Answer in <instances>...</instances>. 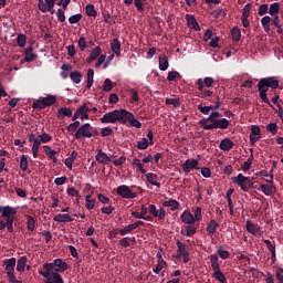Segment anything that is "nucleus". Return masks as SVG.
I'll list each match as a JSON object with an SVG mask.
<instances>
[{
  "label": "nucleus",
  "mask_w": 283,
  "mask_h": 283,
  "mask_svg": "<svg viewBox=\"0 0 283 283\" xmlns=\"http://www.w3.org/2000/svg\"><path fill=\"white\" fill-rule=\"evenodd\" d=\"M0 213H2V218H6L7 231L14 233V216H17V210L10 206H0Z\"/></svg>",
  "instance_id": "f257e3e1"
},
{
  "label": "nucleus",
  "mask_w": 283,
  "mask_h": 283,
  "mask_svg": "<svg viewBox=\"0 0 283 283\" xmlns=\"http://www.w3.org/2000/svg\"><path fill=\"white\" fill-rule=\"evenodd\" d=\"M125 109H115L108 113H105L103 117L99 119L103 124H111L116 125V123H123L125 122Z\"/></svg>",
  "instance_id": "f03ea898"
},
{
  "label": "nucleus",
  "mask_w": 283,
  "mask_h": 283,
  "mask_svg": "<svg viewBox=\"0 0 283 283\" xmlns=\"http://www.w3.org/2000/svg\"><path fill=\"white\" fill-rule=\"evenodd\" d=\"M209 258H210V262L213 271L212 276L214 277V280H217V282H220V283H227V276L224 275V273H222V270H220V262L218 261L219 260L218 254H211Z\"/></svg>",
  "instance_id": "7ed1b4c3"
},
{
  "label": "nucleus",
  "mask_w": 283,
  "mask_h": 283,
  "mask_svg": "<svg viewBox=\"0 0 283 283\" xmlns=\"http://www.w3.org/2000/svg\"><path fill=\"white\" fill-rule=\"evenodd\" d=\"M202 129H229V119L220 118V119H212L209 122H205V124H199Z\"/></svg>",
  "instance_id": "20e7f679"
},
{
  "label": "nucleus",
  "mask_w": 283,
  "mask_h": 283,
  "mask_svg": "<svg viewBox=\"0 0 283 283\" xmlns=\"http://www.w3.org/2000/svg\"><path fill=\"white\" fill-rule=\"evenodd\" d=\"M56 103V96L48 95L46 97H40L33 102L32 107L34 109H45V107H52Z\"/></svg>",
  "instance_id": "39448f33"
},
{
  "label": "nucleus",
  "mask_w": 283,
  "mask_h": 283,
  "mask_svg": "<svg viewBox=\"0 0 283 283\" xmlns=\"http://www.w3.org/2000/svg\"><path fill=\"white\" fill-rule=\"evenodd\" d=\"M234 185H238L242 189V191L248 192L249 189H253V181L249 177H244V175L239 174L237 177L232 178Z\"/></svg>",
  "instance_id": "423d86ee"
},
{
  "label": "nucleus",
  "mask_w": 283,
  "mask_h": 283,
  "mask_svg": "<svg viewBox=\"0 0 283 283\" xmlns=\"http://www.w3.org/2000/svg\"><path fill=\"white\" fill-rule=\"evenodd\" d=\"M93 130H94V127H92V124L90 123L83 124L75 132L76 140H81L82 138H92Z\"/></svg>",
  "instance_id": "0eeeda50"
},
{
  "label": "nucleus",
  "mask_w": 283,
  "mask_h": 283,
  "mask_svg": "<svg viewBox=\"0 0 283 283\" xmlns=\"http://www.w3.org/2000/svg\"><path fill=\"white\" fill-rule=\"evenodd\" d=\"M117 196H119V198H126V200H134V198H136V192L132 191V188H129V186H118L116 189Z\"/></svg>",
  "instance_id": "6e6552de"
},
{
  "label": "nucleus",
  "mask_w": 283,
  "mask_h": 283,
  "mask_svg": "<svg viewBox=\"0 0 283 283\" xmlns=\"http://www.w3.org/2000/svg\"><path fill=\"white\" fill-rule=\"evenodd\" d=\"M127 123H130V127H136V129H140V127H143V123L136 119V117L132 114V112L125 109L124 122H122V125H127Z\"/></svg>",
  "instance_id": "1a4fd4ad"
},
{
  "label": "nucleus",
  "mask_w": 283,
  "mask_h": 283,
  "mask_svg": "<svg viewBox=\"0 0 283 283\" xmlns=\"http://www.w3.org/2000/svg\"><path fill=\"white\" fill-rule=\"evenodd\" d=\"M260 87L261 90L264 87H271L272 91L277 90L280 87V80L274 76L263 77L260 80Z\"/></svg>",
  "instance_id": "9d476101"
},
{
  "label": "nucleus",
  "mask_w": 283,
  "mask_h": 283,
  "mask_svg": "<svg viewBox=\"0 0 283 283\" xmlns=\"http://www.w3.org/2000/svg\"><path fill=\"white\" fill-rule=\"evenodd\" d=\"M49 264L51 265L53 273H65V271L70 269V265H67V262L63 261V259H55L52 263Z\"/></svg>",
  "instance_id": "9b49d317"
},
{
  "label": "nucleus",
  "mask_w": 283,
  "mask_h": 283,
  "mask_svg": "<svg viewBox=\"0 0 283 283\" xmlns=\"http://www.w3.org/2000/svg\"><path fill=\"white\" fill-rule=\"evenodd\" d=\"M195 85H197L199 91V98H210V96H213V91L203 88L202 78H198Z\"/></svg>",
  "instance_id": "f8f14e48"
},
{
  "label": "nucleus",
  "mask_w": 283,
  "mask_h": 283,
  "mask_svg": "<svg viewBox=\"0 0 283 283\" xmlns=\"http://www.w3.org/2000/svg\"><path fill=\"white\" fill-rule=\"evenodd\" d=\"M245 229L248 233H252V235H255L256 238L262 237V230L260 229V226L251 222V220L245 221Z\"/></svg>",
  "instance_id": "ddd939ff"
},
{
  "label": "nucleus",
  "mask_w": 283,
  "mask_h": 283,
  "mask_svg": "<svg viewBox=\"0 0 283 283\" xmlns=\"http://www.w3.org/2000/svg\"><path fill=\"white\" fill-rule=\"evenodd\" d=\"M148 211L149 213H151L154 218H158V220H165V216H167V212L165 211V209L164 208L156 209V205H149Z\"/></svg>",
  "instance_id": "4468645a"
},
{
  "label": "nucleus",
  "mask_w": 283,
  "mask_h": 283,
  "mask_svg": "<svg viewBox=\"0 0 283 283\" xmlns=\"http://www.w3.org/2000/svg\"><path fill=\"white\" fill-rule=\"evenodd\" d=\"M56 2H44L43 0H39L38 2V9L40 12H51V14H54V6Z\"/></svg>",
  "instance_id": "2eb2a0df"
},
{
  "label": "nucleus",
  "mask_w": 283,
  "mask_h": 283,
  "mask_svg": "<svg viewBox=\"0 0 283 283\" xmlns=\"http://www.w3.org/2000/svg\"><path fill=\"white\" fill-rule=\"evenodd\" d=\"M270 87H260V81L258 83V92H259V98H261V101L263 103H265V105H269V107H273V104H271V101L269 99V94H266V92H269Z\"/></svg>",
  "instance_id": "dca6fc26"
},
{
  "label": "nucleus",
  "mask_w": 283,
  "mask_h": 283,
  "mask_svg": "<svg viewBox=\"0 0 283 283\" xmlns=\"http://www.w3.org/2000/svg\"><path fill=\"white\" fill-rule=\"evenodd\" d=\"M260 126L258 125H252L251 126V133H250V144L254 145L260 138H262V136L260 135Z\"/></svg>",
  "instance_id": "f3484780"
},
{
  "label": "nucleus",
  "mask_w": 283,
  "mask_h": 283,
  "mask_svg": "<svg viewBox=\"0 0 283 283\" xmlns=\"http://www.w3.org/2000/svg\"><path fill=\"white\" fill-rule=\"evenodd\" d=\"M95 160H97L99 165H109V163H112V157L107 156L103 149H99L95 156Z\"/></svg>",
  "instance_id": "a211bd4d"
},
{
  "label": "nucleus",
  "mask_w": 283,
  "mask_h": 283,
  "mask_svg": "<svg viewBox=\"0 0 283 283\" xmlns=\"http://www.w3.org/2000/svg\"><path fill=\"white\" fill-rule=\"evenodd\" d=\"M180 220L181 222H184V224H196V219L193 218V214L191 213V211H187L185 210L181 216H180Z\"/></svg>",
  "instance_id": "6ab92c4d"
},
{
  "label": "nucleus",
  "mask_w": 283,
  "mask_h": 283,
  "mask_svg": "<svg viewBox=\"0 0 283 283\" xmlns=\"http://www.w3.org/2000/svg\"><path fill=\"white\" fill-rule=\"evenodd\" d=\"M186 21H187L188 28H191L196 32H200V24L198 23V20H196V17L191 14H187Z\"/></svg>",
  "instance_id": "aec40b11"
},
{
  "label": "nucleus",
  "mask_w": 283,
  "mask_h": 283,
  "mask_svg": "<svg viewBox=\"0 0 283 283\" xmlns=\"http://www.w3.org/2000/svg\"><path fill=\"white\" fill-rule=\"evenodd\" d=\"M177 254L176 258L180 259L184 255H189V250H187V245H185V243H182L181 241H177Z\"/></svg>",
  "instance_id": "412c9836"
},
{
  "label": "nucleus",
  "mask_w": 283,
  "mask_h": 283,
  "mask_svg": "<svg viewBox=\"0 0 283 283\" xmlns=\"http://www.w3.org/2000/svg\"><path fill=\"white\" fill-rule=\"evenodd\" d=\"M198 167V160L196 159H187L186 163L182 164V170L186 174H189V171H191V169H196Z\"/></svg>",
  "instance_id": "4be33fe9"
},
{
  "label": "nucleus",
  "mask_w": 283,
  "mask_h": 283,
  "mask_svg": "<svg viewBox=\"0 0 283 283\" xmlns=\"http://www.w3.org/2000/svg\"><path fill=\"white\" fill-rule=\"evenodd\" d=\"M220 118H222V114L218 111H214L208 117L200 119L199 125H205V123H209V120H218Z\"/></svg>",
  "instance_id": "5701e85b"
},
{
  "label": "nucleus",
  "mask_w": 283,
  "mask_h": 283,
  "mask_svg": "<svg viewBox=\"0 0 283 283\" xmlns=\"http://www.w3.org/2000/svg\"><path fill=\"white\" fill-rule=\"evenodd\" d=\"M145 176H146V180H147V182H149V185H154V187H157V189H160V182H158V175H156L154 172H148Z\"/></svg>",
  "instance_id": "b1692460"
},
{
  "label": "nucleus",
  "mask_w": 283,
  "mask_h": 283,
  "mask_svg": "<svg viewBox=\"0 0 283 283\" xmlns=\"http://www.w3.org/2000/svg\"><path fill=\"white\" fill-rule=\"evenodd\" d=\"M43 269L45 270L40 271V275H42L43 277H45L46 280H51L52 275L54 274V270L52 269V265H50V263H44L43 264Z\"/></svg>",
  "instance_id": "393cba45"
},
{
  "label": "nucleus",
  "mask_w": 283,
  "mask_h": 283,
  "mask_svg": "<svg viewBox=\"0 0 283 283\" xmlns=\"http://www.w3.org/2000/svg\"><path fill=\"white\" fill-rule=\"evenodd\" d=\"M233 142L229 138H224L220 142L219 148L222 151H231V149H233Z\"/></svg>",
  "instance_id": "a878e982"
},
{
  "label": "nucleus",
  "mask_w": 283,
  "mask_h": 283,
  "mask_svg": "<svg viewBox=\"0 0 283 283\" xmlns=\"http://www.w3.org/2000/svg\"><path fill=\"white\" fill-rule=\"evenodd\" d=\"M27 229L30 233H34V230L36 229V220L34 217L27 214Z\"/></svg>",
  "instance_id": "bb28decb"
},
{
  "label": "nucleus",
  "mask_w": 283,
  "mask_h": 283,
  "mask_svg": "<svg viewBox=\"0 0 283 283\" xmlns=\"http://www.w3.org/2000/svg\"><path fill=\"white\" fill-rule=\"evenodd\" d=\"M111 50L116 56H120V41L118 39L112 40Z\"/></svg>",
  "instance_id": "cd10ccee"
},
{
  "label": "nucleus",
  "mask_w": 283,
  "mask_h": 283,
  "mask_svg": "<svg viewBox=\"0 0 283 283\" xmlns=\"http://www.w3.org/2000/svg\"><path fill=\"white\" fill-rule=\"evenodd\" d=\"M54 222H72L74 219L70 217V214L64 213V214H55L53 217Z\"/></svg>",
  "instance_id": "c85d7f7f"
},
{
  "label": "nucleus",
  "mask_w": 283,
  "mask_h": 283,
  "mask_svg": "<svg viewBox=\"0 0 283 283\" xmlns=\"http://www.w3.org/2000/svg\"><path fill=\"white\" fill-rule=\"evenodd\" d=\"M25 264H28V256H21L17 262V271L23 273L25 271Z\"/></svg>",
  "instance_id": "c756f323"
},
{
  "label": "nucleus",
  "mask_w": 283,
  "mask_h": 283,
  "mask_svg": "<svg viewBox=\"0 0 283 283\" xmlns=\"http://www.w3.org/2000/svg\"><path fill=\"white\" fill-rule=\"evenodd\" d=\"M164 207H169L172 211H178V208L180 207V202H178L176 199H170L168 201H164Z\"/></svg>",
  "instance_id": "7c9ffc66"
},
{
  "label": "nucleus",
  "mask_w": 283,
  "mask_h": 283,
  "mask_svg": "<svg viewBox=\"0 0 283 283\" xmlns=\"http://www.w3.org/2000/svg\"><path fill=\"white\" fill-rule=\"evenodd\" d=\"M168 67H169V59L167 57V55L159 56V70H161V72H166Z\"/></svg>",
  "instance_id": "2f4dec72"
},
{
  "label": "nucleus",
  "mask_w": 283,
  "mask_h": 283,
  "mask_svg": "<svg viewBox=\"0 0 283 283\" xmlns=\"http://www.w3.org/2000/svg\"><path fill=\"white\" fill-rule=\"evenodd\" d=\"M98 56H101V46H95L87 59V63H92L93 61H96Z\"/></svg>",
  "instance_id": "473e14b6"
},
{
  "label": "nucleus",
  "mask_w": 283,
  "mask_h": 283,
  "mask_svg": "<svg viewBox=\"0 0 283 283\" xmlns=\"http://www.w3.org/2000/svg\"><path fill=\"white\" fill-rule=\"evenodd\" d=\"M70 78L71 81H73V83L78 85V83H81V78H83V73H81L80 71H73L70 73Z\"/></svg>",
  "instance_id": "72a5a7b5"
},
{
  "label": "nucleus",
  "mask_w": 283,
  "mask_h": 283,
  "mask_svg": "<svg viewBox=\"0 0 283 283\" xmlns=\"http://www.w3.org/2000/svg\"><path fill=\"white\" fill-rule=\"evenodd\" d=\"M44 283H64L63 277H61V274L59 272H53L51 275V279L46 280Z\"/></svg>",
  "instance_id": "f704fd0d"
},
{
  "label": "nucleus",
  "mask_w": 283,
  "mask_h": 283,
  "mask_svg": "<svg viewBox=\"0 0 283 283\" xmlns=\"http://www.w3.org/2000/svg\"><path fill=\"white\" fill-rule=\"evenodd\" d=\"M220 226L218 224V222H216V220H211L208 226H207V232L210 235H214L216 233V229H218Z\"/></svg>",
  "instance_id": "c9c22d12"
},
{
  "label": "nucleus",
  "mask_w": 283,
  "mask_h": 283,
  "mask_svg": "<svg viewBox=\"0 0 283 283\" xmlns=\"http://www.w3.org/2000/svg\"><path fill=\"white\" fill-rule=\"evenodd\" d=\"M261 190L265 196H271L273 191H275V187L273 185H261Z\"/></svg>",
  "instance_id": "e433bc0d"
},
{
  "label": "nucleus",
  "mask_w": 283,
  "mask_h": 283,
  "mask_svg": "<svg viewBox=\"0 0 283 283\" xmlns=\"http://www.w3.org/2000/svg\"><path fill=\"white\" fill-rule=\"evenodd\" d=\"M94 85V71L92 69L87 70V83L86 90H90Z\"/></svg>",
  "instance_id": "4c0bfd02"
},
{
  "label": "nucleus",
  "mask_w": 283,
  "mask_h": 283,
  "mask_svg": "<svg viewBox=\"0 0 283 283\" xmlns=\"http://www.w3.org/2000/svg\"><path fill=\"white\" fill-rule=\"evenodd\" d=\"M198 109L199 112H201V114H203L205 116H209V114H211V112H213V105L210 106H202V104L198 105Z\"/></svg>",
  "instance_id": "58836bf2"
},
{
  "label": "nucleus",
  "mask_w": 283,
  "mask_h": 283,
  "mask_svg": "<svg viewBox=\"0 0 283 283\" xmlns=\"http://www.w3.org/2000/svg\"><path fill=\"white\" fill-rule=\"evenodd\" d=\"M231 34H232V39L233 41H240V39L242 38V32L240 31V28L238 27H233L231 29Z\"/></svg>",
  "instance_id": "ea45409f"
},
{
  "label": "nucleus",
  "mask_w": 283,
  "mask_h": 283,
  "mask_svg": "<svg viewBox=\"0 0 283 283\" xmlns=\"http://www.w3.org/2000/svg\"><path fill=\"white\" fill-rule=\"evenodd\" d=\"M136 226L134 223L126 226L124 229H119L118 232L120 235H127V233H132V231H135Z\"/></svg>",
  "instance_id": "a19ab883"
},
{
  "label": "nucleus",
  "mask_w": 283,
  "mask_h": 283,
  "mask_svg": "<svg viewBox=\"0 0 283 283\" xmlns=\"http://www.w3.org/2000/svg\"><path fill=\"white\" fill-rule=\"evenodd\" d=\"M17 43L19 48H25V43H28V38L25 36V34L23 33L18 34Z\"/></svg>",
  "instance_id": "79ce46f5"
},
{
  "label": "nucleus",
  "mask_w": 283,
  "mask_h": 283,
  "mask_svg": "<svg viewBox=\"0 0 283 283\" xmlns=\"http://www.w3.org/2000/svg\"><path fill=\"white\" fill-rule=\"evenodd\" d=\"M279 12H280V3L279 2L272 3L269 9V14H271V17H275V14H277Z\"/></svg>",
  "instance_id": "37998d69"
},
{
  "label": "nucleus",
  "mask_w": 283,
  "mask_h": 283,
  "mask_svg": "<svg viewBox=\"0 0 283 283\" xmlns=\"http://www.w3.org/2000/svg\"><path fill=\"white\" fill-rule=\"evenodd\" d=\"M20 169L21 171H28V155L20 157Z\"/></svg>",
  "instance_id": "c03bdc74"
},
{
  "label": "nucleus",
  "mask_w": 283,
  "mask_h": 283,
  "mask_svg": "<svg viewBox=\"0 0 283 283\" xmlns=\"http://www.w3.org/2000/svg\"><path fill=\"white\" fill-rule=\"evenodd\" d=\"M269 23H271V17L265 15L261 19V24L263 25L266 32L271 30V25Z\"/></svg>",
  "instance_id": "a18cd8bd"
},
{
  "label": "nucleus",
  "mask_w": 283,
  "mask_h": 283,
  "mask_svg": "<svg viewBox=\"0 0 283 283\" xmlns=\"http://www.w3.org/2000/svg\"><path fill=\"white\" fill-rule=\"evenodd\" d=\"M198 228H196V223H192L190 226L186 227V235L188 238H191V235H196V231Z\"/></svg>",
  "instance_id": "49530a36"
},
{
  "label": "nucleus",
  "mask_w": 283,
  "mask_h": 283,
  "mask_svg": "<svg viewBox=\"0 0 283 283\" xmlns=\"http://www.w3.org/2000/svg\"><path fill=\"white\" fill-rule=\"evenodd\" d=\"M218 255L221 258V260H229L231 253L224 249H222V247L218 248Z\"/></svg>",
  "instance_id": "de8ad7c7"
},
{
  "label": "nucleus",
  "mask_w": 283,
  "mask_h": 283,
  "mask_svg": "<svg viewBox=\"0 0 283 283\" xmlns=\"http://www.w3.org/2000/svg\"><path fill=\"white\" fill-rule=\"evenodd\" d=\"M251 165H253V155H251L245 163L241 166L242 171H249L251 169Z\"/></svg>",
  "instance_id": "09e8293b"
},
{
  "label": "nucleus",
  "mask_w": 283,
  "mask_h": 283,
  "mask_svg": "<svg viewBox=\"0 0 283 283\" xmlns=\"http://www.w3.org/2000/svg\"><path fill=\"white\" fill-rule=\"evenodd\" d=\"M165 266H167V262L165 261H157V265L155 269H153L154 273H156V275H158L163 269H165Z\"/></svg>",
  "instance_id": "8fccbe9b"
},
{
  "label": "nucleus",
  "mask_w": 283,
  "mask_h": 283,
  "mask_svg": "<svg viewBox=\"0 0 283 283\" xmlns=\"http://www.w3.org/2000/svg\"><path fill=\"white\" fill-rule=\"evenodd\" d=\"M149 145L150 144L148 138H142V140L137 142V149H147Z\"/></svg>",
  "instance_id": "3c124183"
},
{
  "label": "nucleus",
  "mask_w": 283,
  "mask_h": 283,
  "mask_svg": "<svg viewBox=\"0 0 283 283\" xmlns=\"http://www.w3.org/2000/svg\"><path fill=\"white\" fill-rule=\"evenodd\" d=\"M57 114H60V116H67V118H70L72 116V108H67V107L59 108Z\"/></svg>",
  "instance_id": "603ef678"
},
{
  "label": "nucleus",
  "mask_w": 283,
  "mask_h": 283,
  "mask_svg": "<svg viewBox=\"0 0 283 283\" xmlns=\"http://www.w3.org/2000/svg\"><path fill=\"white\" fill-rule=\"evenodd\" d=\"M213 83H216V80L213 77H206L203 80L201 78V84L203 85V88L212 87Z\"/></svg>",
  "instance_id": "864d4df0"
},
{
  "label": "nucleus",
  "mask_w": 283,
  "mask_h": 283,
  "mask_svg": "<svg viewBox=\"0 0 283 283\" xmlns=\"http://www.w3.org/2000/svg\"><path fill=\"white\" fill-rule=\"evenodd\" d=\"M264 244H266L268 250L271 255L275 254V243L271 242V240L263 239Z\"/></svg>",
  "instance_id": "5fc2aeb1"
},
{
  "label": "nucleus",
  "mask_w": 283,
  "mask_h": 283,
  "mask_svg": "<svg viewBox=\"0 0 283 283\" xmlns=\"http://www.w3.org/2000/svg\"><path fill=\"white\" fill-rule=\"evenodd\" d=\"M3 264L6 265V269H14V266H17V259L15 258L7 259L4 260Z\"/></svg>",
  "instance_id": "6e6d98bb"
},
{
  "label": "nucleus",
  "mask_w": 283,
  "mask_h": 283,
  "mask_svg": "<svg viewBox=\"0 0 283 283\" xmlns=\"http://www.w3.org/2000/svg\"><path fill=\"white\" fill-rule=\"evenodd\" d=\"M133 166L138 168V171H140V174H147V170H145V168L143 167V164L140 163V159L135 158L133 160Z\"/></svg>",
  "instance_id": "4d7b16f0"
},
{
  "label": "nucleus",
  "mask_w": 283,
  "mask_h": 283,
  "mask_svg": "<svg viewBox=\"0 0 283 283\" xmlns=\"http://www.w3.org/2000/svg\"><path fill=\"white\" fill-rule=\"evenodd\" d=\"M182 76L178 71H170L167 76V81H176V78H181Z\"/></svg>",
  "instance_id": "13d9d810"
},
{
  "label": "nucleus",
  "mask_w": 283,
  "mask_h": 283,
  "mask_svg": "<svg viewBox=\"0 0 283 283\" xmlns=\"http://www.w3.org/2000/svg\"><path fill=\"white\" fill-rule=\"evenodd\" d=\"M112 134H114V130L112 129V127L107 126V127H104L102 128L101 130V136L103 138H107V136H112Z\"/></svg>",
  "instance_id": "bf43d9fd"
},
{
  "label": "nucleus",
  "mask_w": 283,
  "mask_h": 283,
  "mask_svg": "<svg viewBox=\"0 0 283 283\" xmlns=\"http://www.w3.org/2000/svg\"><path fill=\"white\" fill-rule=\"evenodd\" d=\"M86 14L87 17H96L97 12H96V9L94 8V4L86 6Z\"/></svg>",
  "instance_id": "052dcab7"
},
{
  "label": "nucleus",
  "mask_w": 283,
  "mask_h": 283,
  "mask_svg": "<svg viewBox=\"0 0 283 283\" xmlns=\"http://www.w3.org/2000/svg\"><path fill=\"white\" fill-rule=\"evenodd\" d=\"M81 19H83V14H81V13L71 15L69 18V23H71V24L78 23L81 21Z\"/></svg>",
  "instance_id": "680f3d73"
},
{
  "label": "nucleus",
  "mask_w": 283,
  "mask_h": 283,
  "mask_svg": "<svg viewBox=\"0 0 283 283\" xmlns=\"http://www.w3.org/2000/svg\"><path fill=\"white\" fill-rule=\"evenodd\" d=\"M266 130L271 132L272 136H275V134H277V124H275V123L268 124Z\"/></svg>",
  "instance_id": "e2e57ef3"
},
{
  "label": "nucleus",
  "mask_w": 283,
  "mask_h": 283,
  "mask_svg": "<svg viewBox=\"0 0 283 283\" xmlns=\"http://www.w3.org/2000/svg\"><path fill=\"white\" fill-rule=\"evenodd\" d=\"M40 138V143H50V140H52V136L48 133H42L41 135H39Z\"/></svg>",
  "instance_id": "0e129e2a"
},
{
  "label": "nucleus",
  "mask_w": 283,
  "mask_h": 283,
  "mask_svg": "<svg viewBox=\"0 0 283 283\" xmlns=\"http://www.w3.org/2000/svg\"><path fill=\"white\" fill-rule=\"evenodd\" d=\"M251 8H253L251 3L245 4L241 17L249 18V15L251 14Z\"/></svg>",
  "instance_id": "69168bd1"
},
{
  "label": "nucleus",
  "mask_w": 283,
  "mask_h": 283,
  "mask_svg": "<svg viewBox=\"0 0 283 283\" xmlns=\"http://www.w3.org/2000/svg\"><path fill=\"white\" fill-rule=\"evenodd\" d=\"M44 153L46 154V156H49V158H52L53 156H56V151L53 150L50 146H43Z\"/></svg>",
  "instance_id": "338daca9"
},
{
  "label": "nucleus",
  "mask_w": 283,
  "mask_h": 283,
  "mask_svg": "<svg viewBox=\"0 0 283 283\" xmlns=\"http://www.w3.org/2000/svg\"><path fill=\"white\" fill-rule=\"evenodd\" d=\"M275 277L279 281V283H283V269L282 268L276 269Z\"/></svg>",
  "instance_id": "774afa93"
}]
</instances>
